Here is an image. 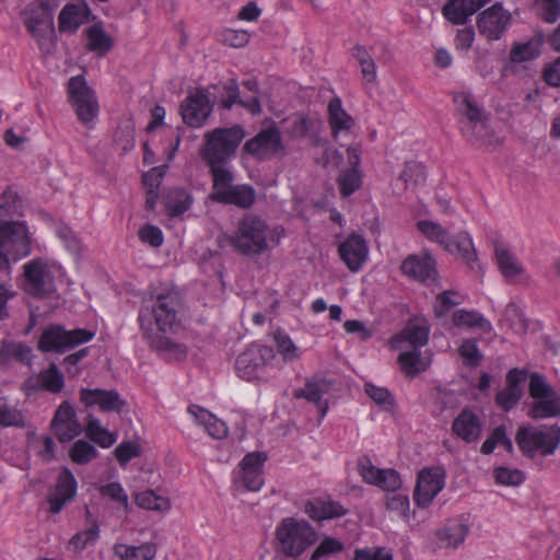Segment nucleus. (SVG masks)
Returning <instances> with one entry per match:
<instances>
[{
    "label": "nucleus",
    "instance_id": "obj_27",
    "mask_svg": "<svg viewBox=\"0 0 560 560\" xmlns=\"http://www.w3.org/2000/svg\"><path fill=\"white\" fill-rule=\"evenodd\" d=\"M339 254L347 267L357 271L366 260V242L361 235L353 233L339 245Z\"/></svg>",
    "mask_w": 560,
    "mask_h": 560
},
{
    "label": "nucleus",
    "instance_id": "obj_33",
    "mask_svg": "<svg viewBox=\"0 0 560 560\" xmlns=\"http://www.w3.org/2000/svg\"><path fill=\"white\" fill-rule=\"evenodd\" d=\"M454 103L460 116V129L463 126H471L487 116L483 108L479 106L474 96L467 92L455 93Z\"/></svg>",
    "mask_w": 560,
    "mask_h": 560
},
{
    "label": "nucleus",
    "instance_id": "obj_42",
    "mask_svg": "<svg viewBox=\"0 0 560 560\" xmlns=\"http://www.w3.org/2000/svg\"><path fill=\"white\" fill-rule=\"evenodd\" d=\"M542 40L540 38H532L525 43H514L510 50V61L521 63L532 61L541 54Z\"/></svg>",
    "mask_w": 560,
    "mask_h": 560
},
{
    "label": "nucleus",
    "instance_id": "obj_16",
    "mask_svg": "<svg viewBox=\"0 0 560 560\" xmlns=\"http://www.w3.org/2000/svg\"><path fill=\"white\" fill-rule=\"evenodd\" d=\"M80 401L86 408L97 407L102 412H121L126 401L116 389L81 388Z\"/></svg>",
    "mask_w": 560,
    "mask_h": 560
},
{
    "label": "nucleus",
    "instance_id": "obj_22",
    "mask_svg": "<svg viewBox=\"0 0 560 560\" xmlns=\"http://www.w3.org/2000/svg\"><path fill=\"white\" fill-rule=\"evenodd\" d=\"M322 127L320 119L296 114L290 119L287 133L292 139L305 138L312 145L322 147L325 144V140L320 136Z\"/></svg>",
    "mask_w": 560,
    "mask_h": 560
},
{
    "label": "nucleus",
    "instance_id": "obj_40",
    "mask_svg": "<svg viewBox=\"0 0 560 560\" xmlns=\"http://www.w3.org/2000/svg\"><path fill=\"white\" fill-rule=\"evenodd\" d=\"M191 201V196L183 188H172L163 195L164 207L171 217L183 214L189 209Z\"/></svg>",
    "mask_w": 560,
    "mask_h": 560
},
{
    "label": "nucleus",
    "instance_id": "obj_50",
    "mask_svg": "<svg viewBox=\"0 0 560 560\" xmlns=\"http://www.w3.org/2000/svg\"><path fill=\"white\" fill-rule=\"evenodd\" d=\"M97 456L98 451L85 440H77L69 450V457L77 465H86Z\"/></svg>",
    "mask_w": 560,
    "mask_h": 560
},
{
    "label": "nucleus",
    "instance_id": "obj_14",
    "mask_svg": "<svg viewBox=\"0 0 560 560\" xmlns=\"http://www.w3.org/2000/svg\"><path fill=\"white\" fill-rule=\"evenodd\" d=\"M476 24L488 42L500 40L512 24V14L501 2H495L478 14Z\"/></svg>",
    "mask_w": 560,
    "mask_h": 560
},
{
    "label": "nucleus",
    "instance_id": "obj_58",
    "mask_svg": "<svg viewBox=\"0 0 560 560\" xmlns=\"http://www.w3.org/2000/svg\"><path fill=\"white\" fill-rule=\"evenodd\" d=\"M98 535L100 527L96 522H93L89 528L73 535L69 545L74 551H81L85 549L90 542L95 541Z\"/></svg>",
    "mask_w": 560,
    "mask_h": 560
},
{
    "label": "nucleus",
    "instance_id": "obj_38",
    "mask_svg": "<svg viewBox=\"0 0 560 560\" xmlns=\"http://www.w3.org/2000/svg\"><path fill=\"white\" fill-rule=\"evenodd\" d=\"M27 386L34 389L42 388L52 394H58L65 387V377L56 364L42 371L35 380H30Z\"/></svg>",
    "mask_w": 560,
    "mask_h": 560
},
{
    "label": "nucleus",
    "instance_id": "obj_35",
    "mask_svg": "<svg viewBox=\"0 0 560 560\" xmlns=\"http://www.w3.org/2000/svg\"><path fill=\"white\" fill-rule=\"evenodd\" d=\"M460 132L469 143L477 148L488 149L499 142L492 129L488 126L487 116L471 126H463Z\"/></svg>",
    "mask_w": 560,
    "mask_h": 560
},
{
    "label": "nucleus",
    "instance_id": "obj_4",
    "mask_svg": "<svg viewBox=\"0 0 560 560\" xmlns=\"http://www.w3.org/2000/svg\"><path fill=\"white\" fill-rule=\"evenodd\" d=\"M245 137L244 128L240 125L231 128H215L205 135L201 158L206 164L229 163Z\"/></svg>",
    "mask_w": 560,
    "mask_h": 560
},
{
    "label": "nucleus",
    "instance_id": "obj_43",
    "mask_svg": "<svg viewBox=\"0 0 560 560\" xmlns=\"http://www.w3.org/2000/svg\"><path fill=\"white\" fill-rule=\"evenodd\" d=\"M85 34L88 37V49L96 52L98 56H104L113 47L112 37L97 24L88 27Z\"/></svg>",
    "mask_w": 560,
    "mask_h": 560
},
{
    "label": "nucleus",
    "instance_id": "obj_53",
    "mask_svg": "<svg viewBox=\"0 0 560 560\" xmlns=\"http://www.w3.org/2000/svg\"><path fill=\"white\" fill-rule=\"evenodd\" d=\"M417 228L428 240L440 244L442 247L451 236L442 225L430 220L418 221Z\"/></svg>",
    "mask_w": 560,
    "mask_h": 560
},
{
    "label": "nucleus",
    "instance_id": "obj_39",
    "mask_svg": "<svg viewBox=\"0 0 560 560\" xmlns=\"http://www.w3.org/2000/svg\"><path fill=\"white\" fill-rule=\"evenodd\" d=\"M86 438L102 448H108L117 441V433L103 427L100 419L89 416L85 425Z\"/></svg>",
    "mask_w": 560,
    "mask_h": 560
},
{
    "label": "nucleus",
    "instance_id": "obj_19",
    "mask_svg": "<svg viewBox=\"0 0 560 560\" xmlns=\"http://www.w3.org/2000/svg\"><path fill=\"white\" fill-rule=\"evenodd\" d=\"M443 248L451 255L463 260L470 270L475 271L476 276L481 275L482 268L478 259L477 250L467 232L462 231L454 237L450 236Z\"/></svg>",
    "mask_w": 560,
    "mask_h": 560
},
{
    "label": "nucleus",
    "instance_id": "obj_3",
    "mask_svg": "<svg viewBox=\"0 0 560 560\" xmlns=\"http://www.w3.org/2000/svg\"><path fill=\"white\" fill-rule=\"evenodd\" d=\"M515 442L527 458L533 459L536 455L551 456L560 446V427L522 424L515 433Z\"/></svg>",
    "mask_w": 560,
    "mask_h": 560
},
{
    "label": "nucleus",
    "instance_id": "obj_20",
    "mask_svg": "<svg viewBox=\"0 0 560 560\" xmlns=\"http://www.w3.org/2000/svg\"><path fill=\"white\" fill-rule=\"evenodd\" d=\"M51 428L60 442H69L81 434L75 410L68 401H62L56 410Z\"/></svg>",
    "mask_w": 560,
    "mask_h": 560
},
{
    "label": "nucleus",
    "instance_id": "obj_63",
    "mask_svg": "<svg viewBox=\"0 0 560 560\" xmlns=\"http://www.w3.org/2000/svg\"><path fill=\"white\" fill-rule=\"evenodd\" d=\"M352 560H394L390 551L382 547L358 548Z\"/></svg>",
    "mask_w": 560,
    "mask_h": 560
},
{
    "label": "nucleus",
    "instance_id": "obj_32",
    "mask_svg": "<svg viewBox=\"0 0 560 560\" xmlns=\"http://www.w3.org/2000/svg\"><path fill=\"white\" fill-rule=\"evenodd\" d=\"M24 280H55L66 277L63 268L55 261L35 258L24 265Z\"/></svg>",
    "mask_w": 560,
    "mask_h": 560
},
{
    "label": "nucleus",
    "instance_id": "obj_29",
    "mask_svg": "<svg viewBox=\"0 0 560 560\" xmlns=\"http://www.w3.org/2000/svg\"><path fill=\"white\" fill-rule=\"evenodd\" d=\"M305 514L313 521L323 522L334 520L347 514L345 509L338 501L327 498H313L304 504Z\"/></svg>",
    "mask_w": 560,
    "mask_h": 560
},
{
    "label": "nucleus",
    "instance_id": "obj_28",
    "mask_svg": "<svg viewBox=\"0 0 560 560\" xmlns=\"http://www.w3.org/2000/svg\"><path fill=\"white\" fill-rule=\"evenodd\" d=\"M452 432L465 443L470 444L480 438L482 424L474 411L465 408L453 420Z\"/></svg>",
    "mask_w": 560,
    "mask_h": 560
},
{
    "label": "nucleus",
    "instance_id": "obj_52",
    "mask_svg": "<svg viewBox=\"0 0 560 560\" xmlns=\"http://www.w3.org/2000/svg\"><path fill=\"white\" fill-rule=\"evenodd\" d=\"M103 498H108L117 504V509H122L125 513L129 511V498L124 487L118 481L108 482L98 489Z\"/></svg>",
    "mask_w": 560,
    "mask_h": 560
},
{
    "label": "nucleus",
    "instance_id": "obj_41",
    "mask_svg": "<svg viewBox=\"0 0 560 560\" xmlns=\"http://www.w3.org/2000/svg\"><path fill=\"white\" fill-rule=\"evenodd\" d=\"M229 163L221 164H207L212 176V192L211 200L215 201L221 191L228 190L233 186L234 176L232 171L228 167Z\"/></svg>",
    "mask_w": 560,
    "mask_h": 560
},
{
    "label": "nucleus",
    "instance_id": "obj_45",
    "mask_svg": "<svg viewBox=\"0 0 560 560\" xmlns=\"http://www.w3.org/2000/svg\"><path fill=\"white\" fill-rule=\"evenodd\" d=\"M324 393V389L317 382L306 381L304 387L294 390L293 397L315 404L319 408L320 418H324L328 410L327 404L322 401Z\"/></svg>",
    "mask_w": 560,
    "mask_h": 560
},
{
    "label": "nucleus",
    "instance_id": "obj_54",
    "mask_svg": "<svg viewBox=\"0 0 560 560\" xmlns=\"http://www.w3.org/2000/svg\"><path fill=\"white\" fill-rule=\"evenodd\" d=\"M0 357L2 359L14 358L22 363H30L32 349L22 342L5 341L0 347Z\"/></svg>",
    "mask_w": 560,
    "mask_h": 560
},
{
    "label": "nucleus",
    "instance_id": "obj_2",
    "mask_svg": "<svg viewBox=\"0 0 560 560\" xmlns=\"http://www.w3.org/2000/svg\"><path fill=\"white\" fill-rule=\"evenodd\" d=\"M317 534L305 520L284 517L276 527L275 540L277 550L288 558H299L315 541Z\"/></svg>",
    "mask_w": 560,
    "mask_h": 560
},
{
    "label": "nucleus",
    "instance_id": "obj_64",
    "mask_svg": "<svg viewBox=\"0 0 560 560\" xmlns=\"http://www.w3.org/2000/svg\"><path fill=\"white\" fill-rule=\"evenodd\" d=\"M376 486L385 491L396 492L401 487L400 475L395 469H382Z\"/></svg>",
    "mask_w": 560,
    "mask_h": 560
},
{
    "label": "nucleus",
    "instance_id": "obj_15",
    "mask_svg": "<svg viewBox=\"0 0 560 560\" xmlns=\"http://www.w3.org/2000/svg\"><path fill=\"white\" fill-rule=\"evenodd\" d=\"M213 103L207 90L195 89L180 104V115L185 124L199 128L212 112Z\"/></svg>",
    "mask_w": 560,
    "mask_h": 560
},
{
    "label": "nucleus",
    "instance_id": "obj_57",
    "mask_svg": "<svg viewBox=\"0 0 560 560\" xmlns=\"http://www.w3.org/2000/svg\"><path fill=\"white\" fill-rule=\"evenodd\" d=\"M141 455V446L136 441H122L114 450V456L120 466Z\"/></svg>",
    "mask_w": 560,
    "mask_h": 560
},
{
    "label": "nucleus",
    "instance_id": "obj_31",
    "mask_svg": "<svg viewBox=\"0 0 560 560\" xmlns=\"http://www.w3.org/2000/svg\"><path fill=\"white\" fill-rule=\"evenodd\" d=\"M490 0H448L443 7L444 16L453 24H465L467 19Z\"/></svg>",
    "mask_w": 560,
    "mask_h": 560
},
{
    "label": "nucleus",
    "instance_id": "obj_9",
    "mask_svg": "<svg viewBox=\"0 0 560 560\" xmlns=\"http://www.w3.org/2000/svg\"><path fill=\"white\" fill-rule=\"evenodd\" d=\"M24 24L37 40L44 55H49L55 48L54 13L35 4L28 5L24 12Z\"/></svg>",
    "mask_w": 560,
    "mask_h": 560
},
{
    "label": "nucleus",
    "instance_id": "obj_25",
    "mask_svg": "<svg viewBox=\"0 0 560 560\" xmlns=\"http://www.w3.org/2000/svg\"><path fill=\"white\" fill-rule=\"evenodd\" d=\"M492 245L495 264L502 277L522 278L526 276L522 262L504 242L495 240Z\"/></svg>",
    "mask_w": 560,
    "mask_h": 560
},
{
    "label": "nucleus",
    "instance_id": "obj_44",
    "mask_svg": "<svg viewBox=\"0 0 560 560\" xmlns=\"http://www.w3.org/2000/svg\"><path fill=\"white\" fill-rule=\"evenodd\" d=\"M453 324L456 327L479 328L482 331L491 330V323L477 311L458 310L453 313Z\"/></svg>",
    "mask_w": 560,
    "mask_h": 560
},
{
    "label": "nucleus",
    "instance_id": "obj_46",
    "mask_svg": "<svg viewBox=\"0 0 560 560\" xmlns=\"http://www.w3.org/2000/svg\"><path fill=\"white\" fill-rule=\"evenodd\" d=\"M398 363L401 371L409 378L415 377L419 373L427 370L429 362L421 358L419 350L413 349L412 351L401 352L398 355Z\"/></svg>",
    "mask_w": 560,
    "mask_h": 560
},
{
    "label": "nucleus",
    "instance_id": "obj_30",
    "mask_svg": "<svg viewBox=\"0 0 560 560\" xmlns=\"http://www.w3.org/2000/svg\"><path fill=\"white\" fill-rule=\"evenodd\" d=\"M187 412L194 418L196 424L202 427L205 431L213 439H223L228 434L225 422L217 418L212 412L203 407L191 404Z\"/></svg>",
    "mask_w": 560,
    "mask_h": 560
},
{
    "label": "nucleus",
    "instance_id": "obj_13",
    "mask_svg": "<svg viewBox=\"0 0 560 560\" xmlns=\"http://www.w3.org/2000/svg\"><path fill=\"white\" fill-rule=\"evenodd\" d=\"M0 252L10 255L13 261L31 253L28 231L23 223L0 220Z\"/></svg>",
    "mask_w": 560,
    "mask_h": 560
},
{
    "label": "nucleus",
    "instance_id": "obj_51",
    "mask_svg": "<svg viewBox=\"0 0 560 560\" xmlns=\"http://www.w3.org/2000/svg\"><path fill=\"white\" fill-rule=\"evenodd\" d=\"M429 340V329L424 326L409 325L400 334L392 338L393 342L406 341L415 348L427 345Z\"/></svg>",
    "mask_w": 560,
    "mask_h": 560
},
{
    "label": "nucleus",
    "instance_id": "obj_59",
    "mask_svg": "<svg viewBox=\"0 0 560 560\" xmlns=\"http://www.w3.org/2000/svg\"><path fill=\"white\" fill-rule=\"evenodd\" d=\"M24 420L22 412L14 406L8 405L4 400L0 401V429L10 427H23Z\"/></svg>",
    "mask_w": 560,
    "mask_h": 560
},
{
    "label": "nucleus",
    "instance_id": "obj_7",
    "mask_svg": "<svg viewBox=\"0 0 560 560\" xmlns=\"http://www.w3.org/2000/svg\"><path fill=\"white\" fill-rule=\"evenodd\" d=\"M95 332L85 328L67 330L59 324L47 326L38 340L37 348L40 352L63 353L78 346L90 342Z\"/></svg>",
    "mask_w": 560,
    "mask_h": 560
},
{
    "label": "nucleus",
    "instance_id": "obj_34",
    "mask_svg": "<svg viewBox=\"0 0 560 560\" xmlns=\"http://www.w3.org/2000/svg\"><path fill=\"white\" fill-rule=\"evenodd\" d=\"M113 552L118 560H154L158 545L153 541H144L140 545L116 542Z\"/></svg>",
    "mask_w": 560,
    "mask_h": 560
},
{
    "label": "nucleus",
    "instance_id": "obj_56",
    "mask_svg": "<svg viewBox=\"0 0 560 560\" xmlns=\"http://www.w3.org/2000/svg\"><path fill=\"white\" fill-rule=\"evenodd\" d=\"M458 353L467 368H476L482 360L477 339H464L458 348Z\"/></svg>",
    "mask_w": 560,
    "mask_h": 560
},
{
    "label": "nucleus",
    "instance_id": "obj_24",
    "mask_svg": "<svg viewBox=\"0 0 560 560\" xmlns=\"http://www.w3.org/2000/svg\"><path fill=\"white\" fill-rule=\"evenodd\" d=\"M77 489L78 482L73 474L68 468H63L58 477L55 492L48 497L50 512L58 514L66 503L75 497Z\"/></svg>",
    "mask_w": 560,
    "mask_h": 560
},
{
    "label": "nucleus",
    "instance_id": "obj_48",
    "mask_svg": "<svg viewBox=\"0 0 560 560\" xmlns=\"http://www.w3.org/2000/svg\"><path fill=\"white\" fill-rule=\"evenodd\" d=\"M273 339L283 361L292 362L301 358L302 350L293 342L291 337L284 330H276Z\"/></svg>",
    "mask_w": 560,
    "mask_h": 560
},
{
    "label": "nucleus",
    "instance_id": "obj_6",
    "mask_svg": "<svg viewBox=\"0 0 560 560\" xmlns=\"http://www.w3.org/2000/svg\"><path fill=\"white\" fill-rule=\"evenodd\" d=\"M528 394L534 399L528 417L532 419H548L560 417V394L548 383L540 373L529 374Z\"/></svg>",
    "mask_w": 560,
    "mask_h": 560
},
{
    "label": "nucleus",
    "instance_id": "obj_10",
    "mask_svg": "<svg viewBox=\"0 0 560 560\" xmlns=\"http://www.w3.org/2000/svg\"><path fill=\"white\" fill-rule=\"evenodd\" d=\"M68 101L73 107L78 119L88 125L98 115V102L94 91L82 75L70 78L67 86Z\"/></svg>",
    "mask_w": 560,
    "mask_h": 560
},
{
    "label": "nucleus",
    "instance_id": "obj_11",
    "mask_svg": "<svg viewBox=\"0 0 560 560\" xmlns=\"http://www.w3.org/2000/svg\"><path fill=\"white\" fill-rule=\"evenodd\" d=\"M446 470L443 466L424 467L418 472L413 491V501L421 509L429 508L435 497L444 489Z\"/></svg>",
    "mask_w": 560,
    "mask_h": 560
},
{
    "label": "nucleus",
    "instance_id": "obj_12",
    "mask_svg": "<svg viewBox=\"0 0 560 560\" xmlns=\"http://www.w3.org/2000/svg\"><path fill=\"white\" fill-rule=\"evenodd\" d=\"M243 151L260 161L285 155L280 130L275 125L268 126L247 140Z\"/></svg>",
    "mask_w": 560,
    "mask_h": 560
},
{
    "label": "nucleus",
    "instance_id": "obj_21",
    "mask_svg": "<svg viewBox=\"0 0 560 560\" xmlns=\"http://www.w3.org/2000/svg\"><path fill=\"white\" fill-rule=\"evenodd\" d=\"M327 120L332 139L340 143L349 137L355 126V121L342 107L341 100L334 97L329 101L327 107Z\"/></svg>",
    "mask_w": 560,
    "mask_h": 560
},
{
    "label": "nucleus",
    "instance_id": "obj_49",
    "mask_svg": "<svg viewBox=\"0 0 560 560\" xmlns=\"http://www.w3.org/2000/svg\"><path fill=\"white\" fill-rule=\"evenodd\" d=\"M345 549V544L330 536H325L314 549L310 560H331Z\"/></svg>",
    "mask_w": 560,
    "mask_h": 560
},
{
    "label": "nucleus",
    "instance_id": "obj_18",
    "mask_svg": "<svg viewBox=\"0 0 560 560\" xmlns=\"http://www.w3.org/2000/svg\"><path fill=\"white\" fill-rule=\"evenodd\" d=\"M267 459L265 453L253 452L246 454L240 463V479L247 491L257 492L264 486V464Z\"/></svg>",
    "mask_w": 560,
    "mask_h": 560
},
{
    "label": "nucleus",
    "instance_id": "obj_60",
    "mask_svg": "<svg viewBox=\"0 0 560 560\" xmlns=\"http://www.w3.org/2000/svg\"><path fill=\"white\" fill-rule=\"evenodd\" d=\"M497 483L503 486H520L525 481V475L520 469L509 467H497L493 470Z\"/></svg>",
    "mask_w": 560,
    "mask_h": 560
},
{
    "label": "nucleus",
    "instance_id": "obj_17",
    "mask_svg": "<svg viewBox=\"0 0 560 560\" xmlns=\"http://www.w3.org/2000/svg\"><path fill=\"white\" fill-rule=\"evenodd\" d=\"M400 269L404 276L416 280H436L440 277L438 261L428 250L409 255Z\"/></svg>",
    "mask_w": 560,
    "mask_h": 560
},
{
    "label": "nucleus",
    "instance_id": "obj_8",
    "mask_svg": "<svg viewBox=\"0 0 560 560\" xmlns=\"http://www.w3.org/2000/svg\"><path fill=\"white\" fill-rule=\"evenodd\" d=\"M150 294L154 299L152 315L159 331L164 334L173 331L178 324L177 313L182 305L179 292L173 289L159 291L151 285Z\"/></svg>",
    "mask_w": 560,
    "mask_h": 560
},
{
    "label": "nucleus",
    "instance_id": "obj_26",
    "mask_svg": "<svg viewBox=\"0 0 560 560\" xmlns=\"http://www.w3.org/2000/svg\"><path fill=\"white\" fill-rule=\"evenodd\" d=\"M468 518L460 516L450 520L442 528L438 529L435 537L440 547L458 548L469 534Z\"/></svg>",
    "mask_w": 560,
    "mask_h": 560
},
{
    "label": "nucleus",
    "instance_id": "obj_62",
    "mask_svg": "<svg viewBox=\"0 0 560 560\" xmlns=\"http://www.w3.org/2000/svg\"><path fill=\"white\" fill-rule=\"evenodd\" d=\"M523 395L522 389H513L504 387L495 395V404L504 411L512 410L521 400Z\"/></svg>",
    "mask_w": 560,
    "mask_h": 560
},
{
    "label": "nucleus",
    "instance_id": "obj_47",
    "mask_svg": "<svg viewBox=\"0 0 560 560\" xmlns=\"http://www.w3.org/2000/svg\"><path fill=\"white\" fill-rule=\"evenodd\" d=\"M136 504L144 510L167 512L171 509V502L167 498L158 495L153 490L141 491L136 494Z\"/></svg>",
    "mask_w": 560,
    "mask_h": 560
},
{
    "label": "nucleus",
    "instance_id": "obj_23",
    "mask_svg": "<svg viewBox=\"0 0 560 560\" xmlns=\"http://www.w3.org/2000/svg\"><path fill=\"white\" fill-rule=\"evenodd\" d=\"M139 322L143 337L148 339L150 347L161 353L166 360L182 361L186 358L187 348L184 345L175 342L167 336L153 334L151 328L145 327L144 317L141 313Z\"/></svg>",
    "mask_w": 560,
    "mask_h": 560
},
{
    "label": "nucleus",
    "instance_id": "obj_5",
    "mask_svg": "<svg viewBox=\"0 0 560 560\" xmlns=\"http://www.w3.org/2000/svg\"><path fill=\"white\" fill-rule=\"evenodd\" d=\"M275 361L276 353L271 347L253 343L237 357L235 370L245 381H267Z\"/></svg>",
    "mask_w": 560,
    "mask_h": 560
},
{
    "label": "nucleus",
    "instance_id": "obj_37",
    "mask_svg": "<svg viewBox=\"0 0 560 560\" xmlns=\"http://www.w3.org/2000/svg\"><path fill=\"white\" fill-rule=\"evenodd\" d=\"M89 12L86 4H67L58 18L60 32L74 33L86 22Z\"/></svg>",
    "mask_w": 560,
    "mask_h": 560
},
{
    "label": "nucleus",
    "instance_id": "obj_36",
    "mask_svg": "<svg viewBox=\"0 0 560 560\" xmlns=\"http://www.w3.org/2000/svg\"><path fill=\"white\" fill-rule=\"evenodd\" d=\"M256 199L255 189L249 185H233L225 191L219 194L217 202L234 205L242 209L250 208Z\"/></svg>",
    "mask_w": 560,
    "mask_h": 560
},
{
    "label": "nucleus",
    "instance_id": "obj_1",
    "mask_svg": "<svg viewBox=\"0 0 560 560\" xmlns=\"http://www.w3.org/2000/svg\"><path fill=\"white\" fill-rule=\"evenodd\" d=\"M282 236V230L272 229L260 217L245 214L238 222L230 244L240 254L255 257L275 248Z\"/></svg>",
    "mask_w": 560,
    "mask_h": 560
},
{
    "label": "nucleus",
    "instance_id": "obj_61",
    "mask_svg": "<svg viewBox=\"0 0 560 560\" xmlns=\"http://www.w3.org/2000/svg\"><path fill=\"white\" fill-rule=\"evenodd\" d=\"M424 167L416 162L406 163L404 170L401 171L398 177V180L402 182L404 188H406L409 183L418 185L424 182Z\"/></svg>",
    "mask_w": 560,
    "mask_h": 560
},
{
    "label": "nucleus",
    "instance_id": "obj_55",
    "mask_svg": "<svg viewBox=\"0 0 560 560\" xmlns=\"http://www.w3.org/2000/svg\"><path fill=\"white\" fill-rule=\"evenodd\" d=\"M340 192L343 197H349L362 185L361 173L359 170L347 168L340 173L337 178Z\"/></svg>",
    "mask_w": 560,
    "mask_h": 560
}]
</instances>
